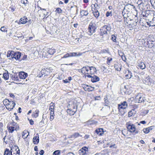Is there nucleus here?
Returning a JSON list of instances; mask_svg holds the SVG:
<instances>
[{
	"label": "nucleus",
	"mask_w": 155,
	"mask_h": 155,
	"mask_svg": "<svg viewBox=\"0 0 155 155\" xmlns=\"http://www.w3.org/2000/svg\"><path fill=\"white\" fill-rule=\"evenodd\" d=\"M96 28V24L92 21L91 22L89 25L88 29V31L87 33L88 35H91L95 32Z\"/></svg>",
	"instance_id": "nucleus-1"
},
{
	"label": "nucleus",
	"mask_w": 155,
	"mask_h": 155,
	"mask_svg": "<svg viewBox=\"0 0 155 155\" xmlns=\"http://www.w3.org/2000/svg\"><path fill=\"white\" fill-rule=\"evenodd\" d=\"M68 107L70 108L67 109V112L70 114L73 115L77 111V106L75 104H69Z\"/></svg>",
	"instance_id": "nucleus-2"
},
{
	"label": "nucleus",
	"mask_w": 155,
	"mask_h": 155,
	"mask_svg": "<svg viewBox=\"0 0 155 155\" xmlns=\"http://www.w3.org/2000/svg\"><path fill=\"white\" fill-rule=\"evenodd\" d=\"M108 32L105 30V27L103 26L100 29V34L101 36H103L102 38H104V40H106L108 39V36L107 35Z\"/></svg>",
	"instance_id": "nucleus-3"
},
{
	"label": "nucleus",
	"mask_w": 155,
	"mask_h": 155,
	"mask_svg": "<svg viewBox=\"0 0 155 155\" xmlns=\"http://www.w3.org/2000/svg\"><path fill=\"white\" fill-rule=\"evenodd\" d=\"M136 101L138 103H141L144 102L145 100L143 94L142 93H139L135 97Z\"/></svg>",
	"instance_id": "nucleus-4"
},
{
	"label": "nucleus",
	"mask_w": 155,
	"mask_h": 155,
	"mask_svg": "<svg viewBox=\"0 0 155 155\" xmlns=\"http://www.w3.org/2000/svg\"><path fill=\"white\" fill-rule=\"evenodd\" d=\"M82 54L80 53L76 52H72L66 54H64V56L61 58H67L68 57H71L77 56H80Z\"/></svg>",
	"instance_id": "nucleus-5"
},
{
	"label": "nucleus",
	"mask_w": 155,
	"mask_h": 155,
	"mask_svg": "<svg viewBox=\"0 0 155 155\" xmlns=\"http://www.w3.org/2000/svg\"><path fill=\"white\" fill-rule=\"evenodd\" d=\"M125 6L123 10H125L126 12H129L132 10L133 8H135V6L133 5H131L130 4L126 3L125 4Z\"/></svg>",
	"instance_id": "nucleus-6"
},
{
	"label": "nucleus",
	"mask_w": 155,
	"mask_h": 155,
	"mask_svg": "<svg viewBox=\"0 0 155 155\" xmlns=\"http://www.w3.org/2000/svg\"><path fill=\"white\" fill-rule=\"evenodd\" d=\"M127 130L128 131L131 133H133L135 132L136 128L134 125L128 123L127 124Z\"/></svg>",
	"instance_id": "nucleus-7"
},
{
	"label": "nucleus",
	"mask_w": 155,
	"mask_h": 155,
	"mask_svg": "<svg viewBox=\"0 0 155 155\" xmlns=\"http://www.w3.org/2000/svg\"><path fill=\"white\" fill-rule=\"evenodd\" d=\"M126 22L125 24H127V26L131 28H133L137 25V22L132 19H130Z\"/></svg>",
	"instance_id": "nucleus-8"
},
{
	"label": "nucleus",
	"mask_w": 155,
	"mask_h": 155,
	"mask_svg": "<svg viewBox=\"0 0 155 155\" xmlns=\"http://www.w3.org/2000/svg\"><path fill=\"white\" fill-rule=\"evenodd\" d=\"M153 14L150 11H145L142 12L143 16L144 17L150 18L153 16Z\"/></svg>",
	"instance_id": "nucleus-9"
},
{
	"label": "nucleus",
	"mask_w": 155,
	"mask_h": 155,
	"mask_svg": "<svg viewBox=\"0 0 155 155\" xmlns=\"http://www.w3.org/2000/svg\"><path fill=\"white\" fill-rule=\"evenodd\" d=\"M127 106V102L126 101H124L121 103L120 104L118 105V109L120 111L121 109H124L126 108Z\"/></svg>",
	"instance_id": "nucleus-10"
},
{
	"label": "nucleus",
	"mask_w": 155,
	"mask_h": 155,
	"mask_svg": "<svg viewBox=\"0 0 155 155\" xmlns=\"http://www.w3.org/2000/svg\"><path fill=\"white\" fill-rule=\"evenodd\" d=\"M122 14L124 18V21L125 22L130 19L128 18L130 15V13L129 12H126L125 10H123L122 12Z\"/></svg>",
	"instance_id": "nucleus-11"
},
{
	"label": "nucleus",
	"mask_w": 155,
	"mask_h": 155,
	"mask_svg": "<svg viewBox=\"0 0 155 155\" xmlns=\"http://www.w3.org/2000/svg\"><path fill=\"white\" fill-rule=\"evenodd\" d=\"M10 152L20 154V150L18 146L16 145L13 146L11 148Z\"/></svg>",
	"instance_id": "nucleus-12"
},
{
	"label": "nucleus",
	"mask_w": 155,
	"mask_h": 155,
	"mask_svg": "<svg viewBox=\"0 0 155 155\" xmlns=\"http://www.w3.org/2000/svg\"><path fill=\"white\" fill-rule=\"evenodd\" d=\"M88 148L86 147H83L78 151V153L80 155H87L86 152L88 151Z\"/></svg>",
	"instance_id": "nucleus-13"
},
{
	"label": "nucleus",
	"mask_w": 155,
	"mask_h": 155,
	"mask_svg": "<svg viewBox=\"0 0 155 155\" xmlns=\"http://www.w3.org/2000/svg\"><path fill=\"white\" fill-rule=\"evenodd\" d=\"M145 81V84L149 85H152L153 83V80L149 76L146 78Z\"/></svg>",
	"instance_id": "nucleus-14"
},
{
	"label": "nucleus",
	"mask_w": 155,
	"mask_h": 155,
	"mask_svg": "<svg viewBox=\"0 0 155 155\" xmlns=\"http://www.w3.org/2000/svg\"><path fill=\"white\" fill-rule=\"evenodd\" d=\"M13 54H12V58H14L16 60H18L21 56V53L20 52H15L14 51L12 52Z\"/></svg>",
	"instance_id": "nucleus-15"
},
{
	"label": "nucleus",
	"mask_w": 155,
	"mask_h": 155,
	"mask_svg": "<svg viewBox=\"0 0 155 155\" xmlns=\"http://www.w3.org/2000/svg\"><path fill=\"white\" fill-rule=\"evenodd\" d=\"M18 76L20 79H25L27 76L28 74L24 72L21 71L19 72Z\"/></svg>",
	"instance_id": "nucleus-16"
},
{
	"label": "nucleus",
	"mask_w": 155,
	"mask_h": 155,
	"mask_svg": "<svg viewBox=\"0 0 155 155\" xmlns=\"http://www.w3.org/2000/svg\"><path fill=\"white\" fill-rule=\"evenodd\" d=\"M18 75H17V74L14 73L13 74H11L10 75V77L13 81H19V79L18 77Z\"/></svg>",
	"instance_id": "nucleus-17"
},
{
	"label": "nucleus",
	"mask_w": 155,
	"mask_h": 155,
	"mask_svg": "<svg viewBox=\"0 0 155 155\" xmlns=\"http://www.w3.org/2000/svg\"><path fill=\"white\" fill-rule=\"evenodd\" d=\"M138 68L141 69H144L146 67L145 64L142 61H139L138 62Z\"/></svg>",
	"instance_id": "nucleus-18"
},
{
	"label": "nucleus",
	"mask_w": 155,
	"mask_h": 155,
	"mask_svg": "<svg viewBox=\"0 0 155 155\" xmlns=\"http://www.w3.org/2000/svg\"><path fill=\"white\" fill-rule=\"evenodd\" d=\"M15 105V104L14 102L13 101H12V100H11L9 102V104H8V109H9V110H11L13 109Z\"/></svg>",
	"instance_id": "nucleus-19"
},
{
	"label": "nucleus",
	"mask_w": 155,
	"mask_h": 155,
	"mask_svg": "<svg viewBox=\"0 0 155 155\" xmlns=\"http://www.w3.org/2000/svg\"><path fill=\"white\" fill-rule=\"evenodd\" d=\"M28 20V18L26 17H24L20 19L19 22H18V24L19 25L21 24H25L27 22Z\"/></svg>",
	"instance_id": "nucleus-20"
},
{
	"label": "nucleus",
	"mask_w": 155,
	"mask_h": 155,
	"mask_svg": "<svg viewBox=\"0 0 155 155\" xmlns=\"http://www.w3.org/2000/svg\"><path fill=\"white\" fill-rule=\"evenodd\" d=\"M79 136L82 137V136L81 135L78 133L76 132L73 134L72 135H71L68 137V138L72 139H74L77 138Z\"/></svg>",
	"instance_id": "nucleus-21"
},
{
	"label": "nucleus",
	"mask_w": 155,
	"mask_h": 155,
	"mask_svg": "<svg viewBox=\"0 0 155 155\" xmlns=\"http://www.w3.org/2000/svg\"><path fill=\"white\" fill-rule=\"evenodd\" d=\"M147 44L148 45L149 48H151L155 46V41H149L147 42Z\"/></svg>",
	"instance_id": "nucleus-22"
},
{
	"label": "nucleus",
	"mask_w": 155,
	"mask_h": 155,
	"mask_svg": "<svg viewBox=\"0 0 155 155\" xmlns=\"http://www.w3.org/2000/svg\"><path fill=\"white\" fill-rule=\"evenodd\" d=\"M95 132L99 136H101L104 133L103 129L102 128H99L96 129Z\"/></svg>",
	"instance_id": "nucleus-23"
},
{
	"label": "nucleus",
	"mask_w": 155,
	"mask_h": 155,
	"mask_svg": "<svg viewBox=\"0 0 155 155\" xmlns=\"http://www.w3.org/2000/svg\"><path fill=\"white\" fill-rule=\"evenodd\" d=\"M99 78L95 75H93L91 79V81L93 82H95L99 81Z\"/></svg>",
	"instance_id": "nucleus-24"
},
{
	"label": "nucleus",
	"mask_w": 155,
	"mask_h": 155,
	"mask_svg": "<svg viewBox=\"0 0 155 155\" xmlns=\"http://www.w3.org/2000/svg\"><path fill=\"white\" fill-rule=\"evenodd\" d=\"M122 65L121 64L117 63L114 64V67L115 70L118 71H120L121 69Z\"/></svg>",
	"instance_id": "nucleus-25"
},
{
	"label": "nucleus",
	"mask_w": 155,
	"mask_h": 155,
	"mask_svg": "<svg viewBox=\"0 0 155 155\" xmlns=\"http://www.w3.org/2000/svg\"><path fill=\"white\" fill-rule=\"evenodd\" d=\"M33 142L34 144L36 143V142L37 143V144L39 142V135L38 134H37L35 136L33 139Z\"/></svg>",
	"instance_id": "nucleus-26"
},
{
	"label": "nucleus",
	"mask_w": 155,
	"mask_h": 155,
	"mask_svg": "<svg viewBox=\"0 0 155 155\" xmlns=\"http://www.w3.org/2000/svg\"><path fill=\"white\" fill-rule=\"evenodd\" d=\"M142 1V3H141L140 4V5H143V7H146L147 8H148V7L149 6V5L148 4V0H146V1H144V2H143V0H141Z\"/></svg>",
	"instance_id": "nucleus-27"
},
{
	"label": "nucleus",
	"mask_w": 155,
	"mask_h": 155,
	"mask_svg": "<svg viewBox=\"0 0 155 155\" xmlns=\"http://www.w3.org/2000/svg\"><path fill=\"white\" fill-rule=\"evenodd\" d=\"M39 111L38 110L36 109L35 112H33L32 116V117L36 118L38 117Z\"/></svg>",
	"instance_id": "nucleus-28"
},
{
	"label": "nucleus",
	"mask_w": 155,
	"mask_h": 155,
	"mask_svg": "<svg viewBox=\"0 0 155 155\" xmlns=\"http://www.w3.org/2000/svg\"><path fill=\"white\" fill-rule=\"evenodd\" d=\"M7 128H8V130L9 132L12 133L15 130V127L13 126H8L7 127Z\"/></svg>",
	"instance_id": "nucleus-29"
},
{
	"label": "nucleus",
	"mask_w": 155,
	"mask_h": 155,
	"mask_svg": "<svg viewBox=\"0 0 155 155\" xmlns=\"http://www.w3.org/2000/svg\"><path fill=\"white\" fill-rule=\"evenodd\" d=\"M128 74H126L125 77L127 79H129L131 78L132 76V73L131 71L129 70H127Z\"/></svg>",
	"instance_id": "nucleus-30"
},
{
	"label": "nucleus",
	"mask_w": 155,
	"mask_h": 155,
	"mask_svg": "<svg viewBox=\"0 0 155 155\" xmlns=\"http://www.w3.org/2000/svg\"><path fill=\"white\" fill-rule=\"evenodd\" d=\"M48 53L50 55H53L55 52V50L54 48H48Z\"/></svg>",
	"instance_id": "nucleus-31"
},
{
	"label": "nucleus",
	"mask_w": 155,
	"mask_h": 155,
	"mask_svg": "<svg viewBox=\"0 0 155 155\" xmlns=\"http://www.w3.org/2000/svg\"><path fill=\"white\" fill-rule=\"evenodd\" d=\"M9 76L8 74V71H5V72L3 74V78L5 80H7L8 79Z\"/></svg>",
	"instance_id": "nucleus-32"
},
{
	"label": "nucleus",
	"mask_w": 155,
	"mask_h": 155,
	"mask_svg": "<svg viewBox=\"0 0 155 155\" xmlns=\"http://www.w3.org/2000/svg\"><path fill=\"white\" fill-rule=\"evenodd\" d=\"M104 27L105 28V30L107 31L108 32L110 33V31L111 27L110 26V25H105L104 26Z\"/></svg>",
	"instance_id": "nucleus-33"
},
{
	"label": "nucleus",
	"mask_w": 155,
	"mask_h": 155,
	"mask_svg": "<svg viewBox=\"0 0 155 155\" xmlns=\"http://www.w3.org/2000/svg\"><path fill=\"white\" fill-rule=\"evenodd\" d=\"M94 16L96 18H98L100 15V13L98 10L96 9L95 11L93 12Z\"/></svg>",
	"instance_id": "nucleus-34"
},
{
	"label": "nucleus",
	"mask_w": 155,
	"mask_h": 155,
	"mask_svg": "<svg viewBox=\"0 0 155 155\" xmlns=\"http://www.w3.org/2000/svg\"><path fill=\"white\" fill-rule=\"evenodd\" d=\"M54 104L52 103H51L50 104V106L49 110L50 112L54 111Z\"/></svg>",
	"instance_id": "nucleus-35"
},
{
	"label": "nucleus",
	"mask_w": 155,
	"mask_h": 155,
	"mask_svg": "<svg viewBox=\"0 0 155 155\" xmlns=\"http://www.w3.org/2000/svg\"><path fill=\"white\" fill-rule=\"evenodd\" d=\"M90 87V86H89L87 85L83 84L82 85V87L86 91H88V89Z\"/></svg>",
	"instance_id": "nucleus-36"
},
{
	"label": "nucleus",
	"mask_w": 155,
	"mask_h": 155,
	"mask_svg": "<svg viewBox=\"0 0 155 155\" xmlns=\"http://www.w3.org/2000/svg\"><path fill=\"white\" fill-rule=\"evenodd\" d=\"M81 13L83 14V15L87 16L88 14L87 10H81L80 11Z\"/></svg>",
	"instance_id": "nucleus-37"
},
{
	"label": "nucleus",
	"mask_w": 155,
	"mask_h": 155,
	"mask_svg": "<svg viewBox=\"0 0 155 155\" xmlns=\"http://www.w3.org/2000/svg\"><path fill=\"white\" fill-rule=\"evenodd\" d=\"M85 71H88V70L87 68L86 67H83L81 69V72L82 74H84L85 73Z\"/></svg>",
	"instance_id": "nucleus-38"
},
{
	"label": "nucleus",
	"mask_w": 155,
	"mask_h": 155,
	"mask_svg": "<svg viewBox=\"0 0 155 155\" xmlns=\"http://www.w3.org/2000/svg\"><path fill=\"white\" fill-rule=\"evenodd\" d=\"M10 101L7 99H5V100H4L3 102V104L5 105L8 106V104H9V102Z\"/></svg>",
	"instance_id": "nucleus-39"
},
{
	"label": "nucleus",
	"mask_w": 155,
	"mask_h": 155,
	"mask_svg": "<svg viewBox=\"0 0 155 155\" xmlns=\"http://www.w3.org/2000/svg\"><path fill=\"white\" fill-rule=\"evenodd\" d=\"M11 152L8 149H6L4 152V155H10Z\"/></svg>",
	"instance_id": "nucleus-40"
},
{
	"label": "nucleus",
	"mask_w": 155,
	"mask_h": 155,
	"mask_svg": "<svg viewBox=\"0 0 155 155\" xmlns=\"http://www.w3.org/2000/svg\"><path fill=\"white\" fill-rule=\"evenodd\" d=\"M61 150H58L54 151L53 153V155H60Z\"/></svg>",
	"instance_id": "nucleus-41"
},
{
	"label": "nucleus",
	"mask_w": 155,
	"mask_h": 155,
	"mask_svg": "<svg viewBox=\"0 0 155 155\" xmlns=\"http://www.w3.org/2000/svg\"><path fill=\"white\" fill-rule=\"evenodd\" d=\"M100 52L101 53H107L108 54L110 53V52L109 51V49L108 48L107 49H103L101 50Z\"/></svg>",
	"instance_id": "nucleus-42"
},
{
	"label": "nucleus",
	"mask_w": 155,
	"mask_h": 155,
	"mask_svg": "<svg viewBox=\"0 0 155 155\" xmlns=\"http://www.w3.org/2000/svg\"><path fill=\"white\" fill-rule=\"evenodd\" d=\"M150 2L153 8L155 9V0H150Z\"/></svg>",
	"instance_id": "nucleus-43"
},
{
	"label": "nucleus",
	"mask_w": 155,
	"mask_h": 155,
	"mask_svg": "<svg viewBox=\"0 0 155 155\" xmlns=\"http://www.w3.org/2000/svg\"><path fill=\"white\" fill-rule=\"evenodd\" d=\"M12 52H14V51H8V54H7V56L8 57H10L11 56L12 57V54H13Z\"/></svg>",
	"instance_id": "nucleus-44"
},
{
	"label": "nucleus",
	"mask_w": 155,
	"mask_h": 155,
	"mask_svg": "<svg viewBox=\"0 0 155 155\" xmlns=\"http://www.w3.org/2000/svg\"><path fill=\"white\" fill-rule=\"evenodd\" d=\"M116 37L114 35H112L111 39L114 42H116Z\"/></svg>",
	"instance_id": "nucleus-45"
},
{
	"label": "nucleus",
	"mask_w": 155,
	"mask_h": 155,
	"mask_svg": "<svg viewBox=\"0 0 155 155\" xmlns=\"http://www.w3.org/2000/svg\"><path fill=\"white\" fill-rule=\"evenodd\" d=\"M143 132L146 134H147L150 132L148 128L143 129Z\"/></svg>",
	"instance_id": "nucleus-46"
},
{
	"label": "nucleus",
	"mask_w": 155,
	"mask_h": 155,
	"mask_svg": "<svg viewBox=\"0 0 155 155\" xmlns=\"http://www.w3.org/2000/svg\"><path fill=\"white\" fill-rule=\"evenodd\" d=\"M0 30L3 32H7L6 28H5L4 26L2 27L0 29Z\"/></svg>",
	"instance_id": "nucleus-47"
},
{
	"label": "nucleus",
	"mask_w": 155,
	"mask_h": 155,
	"mask_svg": "<svg viewBox=\"0 0 155 155\" xmlns=\"http://www.w3.org/2000/svg\"><path fill=\"white\" fill-rule=\"evenodd\" d=\"M134 110H130L128 113V116L129 117H131L133 114Z\"/></svg>",
	"instance_id": "nucleus-48"
},
{
	"label": "nucleus",
	"mask_w": 155,
	"mask_h": 155,
	"mask_svg": "<svg viewBox=\"0 0 155 155\" xmlns=\"http://www.w3.org/2000/svg\"><path fill=\"white\" fill-rule=\"evenodd\" d=\"M121 55V57L122 58V59L123 61H126L127 60L125 56L124 55V53H123Z\"/></svg>",
	"instance_id": "nucleus-49"
},
{
	"label": "nucleus",
	"mask_w": 155,
	"mask_h": 155,
	"mask_svg": "<svg viewBox=\"0 0 155 155\" xmlns=\"http://www.w3.org/2000/svg\"><path fill=\"white\" fill-rule=\"evenodd\" d=\"M104 101L105 103V106H107V105L109 104V102L107 100V97H105L104 98Z\"/></svg>",
	"instance_id": "nucleus-50"
},
{
	"label": "nucleus",
	"mask_w": 155,
	"mask_h": 155,
	"mask_svg": "<svg viewBox=\"0 0 155 155\" xmlns=\"http://www.w3.org/2000/svg\"><path fill=\"white\" fill-rule=\"evenodd\" d=\"M44 121L42 119V120L39 123L38 126L41 127L44 125Z\"/></svg>",
	"instance_id": "nucleus-51"
},
{
	"label": "nucleus",
	"mask_w": 155,
	"mask_h": 155,
	"mask_svg": "<svg viewBox=\"0 0 155 155\" xmlns=\"http://www.w3.org/2000/svg\"><path fill=\"white\" fill-rule=\"evenodd\" d=\"M21 2L22 3L24 4L25 6H26L28 1L27 0H21Z\"/></svg>",
	"instance_id": "nucleus-52"
},
{
	"label": "nucleus",
	"mask_w": 155,
	"mask_h": 155,
	"mask_svg": "<svg viewBox=\"0 0 155 155\" xmlns=\"http://www.w3.org/2000/svg\"><path fill=\"white\" fill-rule=\"evenodd\" d=\"M112 15V13L111 12H107L106 13V16L107 17L109 16H111Z\"/></svg>",
	"instance_id": "nucleus-53"
},
{
	"label": "nucleus",
	"mask_w": 155,
	"mask_h": 155,
	"mask_svg": "<svg viewBox=\"0 0 155 155\" xmlns=\"http://www.w3.org/2000/svg\"><path fill=\"white\" fill-rule=\"evenodd\" d=\"M94 7H95L94 10H95L96 9H98L99 8V6L97 4H95L94 5Z\"/></svg>",
	"instance_id": "nucleus-54"
},
{
	"label": "nucleus",
	"mask_w": 155,
	"mask_h": 155,
	"mask_svg": "<svg viewBox=\"0 0 155 155\" xmlns=\"http://www.w3.org/2000/svg\"><path fill=\"white\" fill-rule=\"evenodd\" d=\"M56 11L58 13H60L62 12V10L59 8H57L56 9Z\"/></svg>",
	"instance_id": "nucleus-55"
},
{
	"label": "nucleus",
	"mask_w": 155,
	"mask_h": 155,
	"mask_svg": "<svg viewBox=\"0 0 155 155\" xmlns=\"http://www.w3.org/2000/svg\"><path fill=\"white\" fill-rule=\"evenodd\" d=\"M3 126V124L2 123L0 122V131H3V129L2 128Z\"/></svg>",
	"instance_id": "nucleus-56"
},
{
	"label": "nucleus",
	"mask_w": 155,
	"mask_h": 155,
	"mask_svg": "<svg viewBox=\"0 0 155 155\" xmlns=\"http://www.w3.org/2000/svg\"><path fill=\"white\" fill-rule=\"evenodd\" d=\"M8 140H10L11 142H12V140L13 139V136L9 135V137H8Z\"/></svg>",
	"instance_id": "nucleus-57"
},
{
	"label": "nucleus",
	"mask_w": 155,
	"mask_h": 155,
	"mask_svg": "<svg viewBox=\"0 0 155 155\" xmlns=\"http://www.w3.org/2000/svg\"><path fill=\"white\" fill-rule=\"evenodd\" d=\"M28 120H29V123L31 125H33L34 124V122L33 120L32 119H29V118L28 119Z\"/></svg>",
	"instance_id": "nucleus-58"
},
{
	"label": "nucleus",
	"mask_w": 155,
	"mask_h": 155,
	"mask_svg": "<svg viewBox=\"0 0 155 155\" xmlns=\"http://www.w3.org/2000/svg\"><path fill=\"white\" fill-rule=\"evenodd\" d=\"M94 87H92L91 86H90L89 89H88V91H92L94 90Z\"/></svg>",
	"instance_id": "nucleus-59"
},
{
	"label": "nucleus",
	"mask_w": 155,
	"mask_h": 155,
	"mask_svg": "<svg viewBox=\"0 0 155 155\" xmlns=\"http://www.w3.org/2000/svg\"><path fill=\"white\" fill-rule=\"evenodd\" d=\"M150 22L151 24H153L154 25V26L155 25V17H153L152 19V21H151Z\"/></svg>",
	"instance_id": "nucleus-60"
},
{
	"label": "nucleus",
	"mask_w": 155,
	"mask_h": 155,
	"mask_svg": "<svg viewBox=\"0 0 155 155\" xmlns=\"http://www.w3.org/2000/svg\"><path fill=\"white\" fill-rule=\"evenodd\" d=\"M109 147L110 148H115L116 149L117 148V146H116L115 144H114L113 145H111Z\"/></svg>",
	"instance_id": "nucleus-61"
},
{
	"label": "nucleus",
	"mask_w": 155,
	"mask_h": 155,
	"mask_svg": "<svg viewBox=\"0 0 155 155\" xmlns=\"http://www.w3.org/2000/svg\"><path fill=\"white\" fill-rule=\"evenodd\" d=\"M147 25L149 26H154V25H153V24H151V22H150H150H147Z\"/></svg>",
	"instance_id": "nucleus-62"
},
{
	"label": "nucleus",
	"mask_w": 155,
	"mask_h": 155,
	"mask_svg": "<svg viewBox=\"0 0 155 155\" xmlns=\"http://www.w3.org/2000/svg\"><path fill=\"white\" fill-rule=\"evenodd\" d=\"M89 68H90V70L91 71L93 69L94 71H96V68H95L93 67V66H91V67H89Z\"/></svg>",
	"instance_id": "nucleus-63"
},
{
	"label": "nucleus",
	"mask_w": 155,
	"mask_h": 155,
	"mask_svg": "<svg viewBox=\"0 0 155 155\" xmlns=\"http://www.w3.org/2000/svg\"><path fill=\"white\" fill-rule=\"evenodd\" d=\"M148 128L149 129V131L150 132V130H153V129H154V126H151L149 127Z\"/></svg>",
	"instance_id": "nucleus-64"
}]
</instances>
